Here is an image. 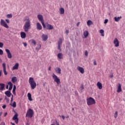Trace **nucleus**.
<instances>
[{
    "mask_svg": "<svg viewBox=\"0 0 125 125\" xmlns=\"http://www.w3.org/2000/svg\"><path fill=\"white\" fill-rule=\"evenodd\" d=\"M8 85H9V90H11V89H12V87H13V84L12 83L9 82L8 83Z\"/></svg>",
    "mask_w": 125,
    "mask_h": 125,
    "instance_id": "obj_20",
    "label": "nucleus"
},
{
    "mask_svg": "<svg viewBox=\"0 0 125 125\" xmlns=\"http://www.w3.org/2000/svg\"><path fill=\"white\" fill-rule=\"evenodd\" d=\"M5 21H6V22H7V23H10L9 20H8V19H6V20H5Z\"/></svg>",
    "mask_w": 125,
    "mask_h": 125,
    "instance_id": "obj_46",
    "label": "nucleus"
},
{
    "mask_svg": "<svg viewBox=\"0 0 125 125\" xmlns=\"http://www.w3.org/2000/svg\"><path fill=\"white\" fill-rule=\"evenodd\" d=\"M55 71L57 74H61V69L59 67L56 68Z\"/></svg>",
    "mask_w": 125,
    "mask_h": 125,
    "instance_id": "obj_23",
    "label": "nucleus"
},
{
    "mask_svg": "<svg viewBox=\"0 0 125 125\" xmlns=\"http://www.w3.org/2000/svg\"><path fill=\"white\" fill-rule=\"evenodd\" d=\"M13 89H14L15 90H16V85H14V87H13Z\"/></svg>",
    "mask_w": 125,
    "mask_h": 125,
    "instance_id": "obj_48",
    "label": "nucleus"
},
{
    "mask_svg": "<svg viewBox=\"0 0 125 125\" xmlns=\"http://www.w3.org/2000/svg\"><path fill=\"white\" fill-rule=\"evenodd\" d=\"M28 83L30 85L31 89H35L37 86V83L35 82L33 77H30L29 79Z\"/></svg>",
    "mask_w": 125,
    "mask_h": 125,
    "instance_id": "obj_1",
    "label": "nucleus"
},
{
    "mask_svg": "<svg viewBox=\"0 0 125 125\" xmlns=\"http://www.w3.org/2000/svg\"><path fill=\"white\" fill-rule=\"evenodd\" d=\"M93 63H94V65H97V63L96 62V61H94Z\"/></svg>",
    "mask_w": 125,
    "mask_h": 125,
    "instance_id": "obj_51",
    "label": "nucleus"
},
{
    "mask_svg": "<svg viewBox=\"0 0 125 125\" xmlns=\"http://www.w3.org/2000/svg\"><path fill=\"white\" fill-rule=\"evenodd\" d=\"M117 92H118V93H119V92H122V85H121L120 83H119L118 85V88H117Z\"/></svg>",
    "mask_w": 125,
    "mask_h": 125,
    "instance_id": "obj_15",
    "label": "nucleus"
},
{
    "mask_svg": "<svg viewBox=\"0 0 125 125\" xmlns=\"http://www.w3.org/2000/svg\"><path fill=\"white\" fill-rule=\"evenodd\" d=\"M2 125H5V123H3Z\"/></svg>",
    "mask_w": 125,
    "mask_h": 125,
    "instance_id": "obj_63",
    "label": "nucleus"
},
{
    "mask_svg": "<svg viewBox=\"0 0 125 125\" xmlns=\"http://www.w3.org/2000/svg\"><path fill=\"white\" fill-rule=\"evenodd\" d=\"M13 101V95H12V97L11 99V102H12Z\"/></svg>",
    "mask_w": 125,
    "mask_h": 125,
    "instance_id": "obj_47",
    "label": "nucleus"
},
{
    "mask_svg": "<svg viewBox=\"0 0 125 125\" xmlns=\"http://www.w3.org/2000/svg\"><path fill=\"white\" fill-rule=\"evenodd\" d=\"M6 64L5 63H2V67H3V71L4 75L6 76L7 75V72L6 71Z\"/></svg>",
    "mask_w": 125,
    "mask_h": 125,
    "instance_id": "obj_11",
    "label": "nucleus"
},
{
    "mask_svg": "<svg viewBox=\"0 0 125 125\" xmlns=\"http://www.w3.org/2000/svg\"><path fill=\"white\" fill-rule=\"evenodd\" d=\"M52 78L57 84H60V79L58 78V77L55 74H53Z\"/></svg>",
    "mask_w": 125,
    "mask_h": 125,
    "instance_id": "obj_6",
    "label": "nucleus"
},
{
    "mask_svg": "<svg viewBox=\"0 0 125 125\" xmlns=\"http://www.w3.org/2000/svg\"><path fill=\"white\" fill-rule=\"evenodd\" d=\"M83 36L85 38H87V37L88 36V32H84Z\"/></svg>",
    "mask_w": 125,
    "mask_h": 125,
    "instance_id": "obj_31",
    "label": "nucleus"
},
{
    "mask_svg": "<svg viewBox=\"0 0 125 125\" xmlns=\"http://www.w3.org/2000/svg\"><path fill=\"white\" fill-rule=\"evenodd\" d=\"M21 39H25L26 38V33H25V32H21Z\"/></svg>",
    "mask_w": 125,
    "mask_h": 125,
    "instance_id": "obj_22",
    "label": "nucleus"
},
{
    "mask_svg": "<svg viewBox=\"0 0 125 125\" xmlns=\"http://www.w3.org/2000/svg\"><path fill=\"white\" fill-rule=\"evenodd\" d=\"M3 47V43L0 42V48H2Z\"/></svg>",
    "mask_w": 125,
    "mask_h": 125,
    "instance_id": "obj_38",
    "label": "nucleus"
},
{
    "mask_svg": "<svg viewBox=\"0 0 125 125\" xmlns=\"http://www.w3.org/2000/svg\"><path fill=\"white\" fill-rule=\"evenodd\" d=\"M58 56V58H59V59H63V54L60 53L58 54L57 55Z\"/></svg>",
    "mask_w": 125,
    "mask_h": 125,
    "instance_id": "obj_25",
    "label": "nucleus"
},
{
    "mask_svg": "<svg viewBox=\"0 0 125 125\" xmlns=\"http://www.w3.org/2000/svg\"><path fill=\"white\" fill-rule=\"evenodd\" d=\"M37 28L38 30H42V24L40 22L37 23Z\"/></svg>",
    "mask_w": 125,
    "mask_h": 125,
    "instance_id": "obj_18",
    "label": "nucleus"
},
{
    "mask_svg": "<svg viewBox=\"0 0 125 125\" xmlns=\"http://www.w3.org/2000/svg\"><path fill=\"white\" fill-rule=\"evenodd\" d=\"M50 70H51V67H49V68H48V70L49 71H50Z\"/></svg>",
    "mask_w": 125,
    "mask_h": 125,
    "instance_id": "obj_55",
    "label": "nucleus"
},
{
    "mask_svg": "<svg viewBox=\"0 0 125 125\" xmlns=\"http://www.w3.org/2000/svg\"><path fill=\"white\" fill-rule=\"evenodd\" d=\"M38 47L36 48V50L37 51H39L40 49H41V47H42V45L41 44H38Z\"/></svg>",
    "mask_w": 125,
    "mask_h": 125,
    "instance_id": "obj_28",
    "label": "nucleus"
},
{
    "mask_svg": "<svg viewBox=\"0 0 125 125\" xmlns=\"http://www.w3.org/2000/svg\"><path fill=\"white\" fill-rule=\"evenodd\" d=\"M56 125H60L59 123L57 122V121H56Z\"/></svg>",
    "mask_w": 125,
    "mask_h": 125,
    "instance_id": "obj_59",
    "label": "nucleus"
},
{
    "mask_svg": "<svg viewBox=\"0 0 125 125\" xmlns=\"http://www.w3.org/2000/svg\"><path fill=\"white\" fill-rule=\"evenodd\" d=\"M69 33V32H66V34H67V35H68V34Z\"/></svg>",
    "mask_w": 125,
    "mask_h": 125,
    "instance_id": "obj_64",
    "label": "nucleus"
},
{
    "mask_svg": "<svg viewBox=\"0 0 125 125\" xmlns=\"http://www.w3.org/2000/svg\"><path fill=\"white\" fill-rule=\"evenodd\" d=\"M84 55H85V56H87L88 55V52H87V51H85Z\"/></svg>",
    "mask_w": 125,
    "mask_h": 125,
    "instance_id": "obj_42",
    "label": "nucleus"
},
{
    "mask_svg": "<svg viewBox=\"0 0 125 125\" xmlns=\"http://www.w3.org/2000/svg\"><path fill=\"white\" fill-rule=\"evenodd\" d=\"M104 24H107V23H108V19H105L104 20Z\"/></svg>",
    "mask_w": 125,
    "mask_h": 125,
    "instance_id": "obj_43",
    "label": "nucleus"
},
{
    "mask_svg": "<svg viewBox=\"0 0 125 125\" xmlns=\"http://www.w3.org/2000/svg\"><path fill=\"white\" fill-rule=\"evenodd\" d=\"M46 27L47 30H52V29H53V26L48 24V23H45V28Z\"/></svg>",
    "mask_w": 125,
    "mask_h": 125,
    "instance_id": "obj_12",
    "label": "nucleus"
},
{
    "mask_svg": "<svg viewBox=\"0 0 125 125\" xmlns=\"http://www.w3.org/2000/svg\"><path fill=\"white\" fill-rule=\"evenodd\" d=\"M7 18H12V14H8L6 16Z\"/></svg>",
    "mask_w": 125,
    "mask_h": 125,
    "instance_id": "obj_35",
    "label": "nucleus"
},
{
    "mask_svg": "<svg viewBox=\"0 0 125 125\" xmlns=\"http://www.w3.org/2000/svg\"><path fill=\"white\" fill-rule=\"evenodd\" d=\"M3 54V51L0 49V55H2Z\"/></svg>",
    "mask_w": 125,
    "mask_h": 125,
    "instance_id": "obj_39",
    "label": "nucleus"
},
{
    "mask_svg": "<svg viewBox=\"0 0 125 125\" xmlns=\"http://www.w3.org/2000/svg\"><path fill=\"white\" fill-rule=\"evenodd\" d=\"M100 33L102 37H104V32H100Z\"/></svg>",
    "mask_w": 125,
    "mask_h": 125,
    "instance_id": "obj_41",
    "label": "nucleus"
},
{
    "mask_svg": "<svg viewBox=\"0 0 125 125\" xmlns=\"http://www.w3.org/2000/svg\"><path fill=\"white\" fill-rule=\"evenodd\" d=\"M1 115H2V112H0V116H1Z\"/></svg>",
    "mask_w": 125,
    "mask_h": 125,
    "instance_id": "obj_61",
    "label": "nucleus"
},
{
    "mask_svg": "<svg viewBox=\"0 0 125 125\" xmlns=\"http://www.w3.org/2000/svg\"><path fill=\"white\" fill-rule=\"evenodd\" d=\"M81 90H83V88H84V87H83V84H82L81 85Z\"/></svg>",
    "mask_w": 125,
    "mask_h": 125,
    "instance_id": "obj_44",
    "label": "nucleus"
},
{
    "mask_svg": "<svg viewBox=\"0 0 125 125\" xmlns=\"http://www.w3.org/2000/svg\"><path fill=\"white\" fill-rule=\"evenodd\" d=\"M109 77H110V78H113L114 77V75L111 74V75H110Z\"/></svg>",
    "mask_w": 125,
    "mask_h": 125,
    "instance_id": "obj_53",
    "label": "nucleus"
},
{
    "mask_svg": "<svg viewBox=\"0 0 125 125\" xmlns=\"http://www.w3.org/2000/svg\"><path fill=\"white\" fill-rule=\"evenodd\" d=\"M5 99L6 100L7 103H9V99H8L7 97L5 96Z\"/></svg>",
    "mask_w": 125,
    "mask_h": 125,
    "instance_id": "obj_37",
    "label": "nucleus"
},
{
    "mask_svg": "<svg viewBox=\"0 0 125 125\" xmlns=\"http://www.w3.org/2000/svg\"><path fill=\"white\" fill-rule=\"evenodd\" d=\"M113 43L115 44V46L116 47H118L120 45V42H119V40L118 39L115 38L113 41Z\"/></svg>",
    "mask_w": 125,
    "mask_h": 125,
    "instance_id": "obj_10",
    "label": "nucleus"
},
{
    "mask_svg": "<svg viewBox=\"0 0 125 125\" xmlns=\"http://www.w3.org/2000/svg\"><path fill=\"white\" fill-rule=\"evenodd\" d=\"M19 67V63H16L15 65L13 67L12 70H18Z\"/></svg>",
    "mask_w": 125,
    "mask_h": 125,
    "instance_id": "obj_17",
    "label": "nucleus"
},
{
    "mask_svg": "<svg viewBox=\"0 0 125 125\" xmlns=\"http://www.w3.org/2000/svg\"><path fill=\"white\" fill-rule=\"evenodd\" d=\"M100 32H104V30L101 29V30H100Z\"/></svg>",
    "mask_w": 125,
    "mask_h": 125,
    "instance_id": "obj_56",
    "label": "nucleus"
},
{
    "mask_svg": "<svg viewBox=\"0 0 125 125\" xmlns=\"http://www.w3.org/2000/svg\"><path fill=\"white\" fill-rule=\"evenodd\" d=\"M92 21H90V20H88L87 21V26H90V25H92Z\"/></svg>",
    "mask_w": 125,
    "mask_h": 125,
    "instance_id": "obj_32",
    "label": "nucleus"
},
{
    "mask_svg": "<svg viewBox=\"0 0 125 125\" xmlns=\"http://www.w3.org/2000/svg\"><path fill=\"white\" fill-rule=\"evenodd\" d=\"M5 51L7 53V57L9 58V59H11V58H12V55L11 54V53H10V51L8 49H5Z\"/></svg>",
    "mask_w": 125,
    "mask_h": 125,
    "instance_id": "obj_9",
    "label": "nucleus"
},
{
    "mask_svg": "<svg viewBox=\"0 0 125 125\" xmlns=\"http://www.w3.org/2000/svg\"><path fill=\"white\" fill-rule=\"evenodd\" d=\"M6 116H7V112H5L4 115V117H6Z\"/></svg>",
    "mask_w": 125,
    "mask_h": 125,
    "instance_id": "obj_52",
    "label": "nucleus"
},
{
    "mask_svg": "<svg viewBox=\"0 0 125 125\" xmlns=\"http://www.w3.org/2000/svg\"><path fill=\"white\" fill-rule=\"evenodd\" d=\"M31 43L34 44V45H36L37 44V42H36V41H35V40L32 39L31 40Z\"/></svg>",
    "mask_w": 125,
    "mask_h": 125,
    "instance_id": "obj_34",
    "label": "nucleus"
},
{
    "mask_svg": "<svg viewBox=\"0 0 125 125\" xmlns=\"http://www.w3.org/2000/svg\"><path fill=\"white\" fill-rule=\"evenodd\" d=\"M23 45L25 47H26L27 46V43L26 42L23 43Z\"/></svg>",
    "mask_w": 125,
    "mask_h": 125,
    "instance_id": "obj_49",
    "label": "nucleus"
},
{
    "mask_svg": "<svg viewBox=\"0 0 125 125\" xmlns=\"http://www.w3.org/2000/svg\"><path fill=\"white\" fill-rule=\"evenodd\" d=\"M62 118L63 119V120H65V116H62Z\"/></svg>",
    "mask_w": 125,
    "mask_h": 125,
    "instance_id": "obj_54",
    "label": "nucleus"
},
{
    "mask_svg": "<svg viewBox=\"0 0 125 125\" xmlns=\"http://www.w3.org/2000/svg\"><path fill=\"white\" fill-rule=\"evenodd\" d=\"M27 97H28V100H29V101H33V99H32V95L31 94V93H28Z\"/></svg>",
    "mask_w": 125,
    "mask_h": 125,
    "instance_id": "obj_24",
    "label": "nucleus"
},
{
    "mask_svg": "<svg viewBox=\"0 0 125 125\" xmlns=\"http://www.w3.org/2000/svg\"><path fill=\"white\" fill-rule=\"evenodd\" d=\"M58 49H59V50H60V51H61V45H58Z\"/></svg>",
    "mask_w": 125,
    "mask_h": 125,
    "instance_id": "obj_40",
    "label": "nucleus"
},
{
    "mask_svg": "<svg viewBox=\"0 0 125 125\" xmlns=\"http://www.w3.org/2000/svg\"><path fill=\"white\" fill-rule=\"evenodd\" d=\"M15 90H16L13 89V94H14V95L16 94V92H15Z\"/></svg>",
    "mask_w": 125,
    "mask_h": 125,
    "instance_id": "obj_50",
    "label": "nucleus"
},
{
    "mask_svg": "<svg viewBox=\"0 0 125 125\" xmlns=\"http://www.w3.org/2000/svg\"><path fill=\"white\" fill-rule=\"evenodd\" d=\"M77 70L81 73V74H84V69L81 66L77 67Z\"/></svg>",
    "mask_w": 125,
    "mask_h": 125,
    "instance_id": "obj_13",
    "label": "nucleus"
},
{
    "mask_svg": "<svg viewBox=\"0 0 125 125\" xmlns=\"http://www.w3.org/2000/svg\"><path fill=\"white\" fill-rule=\"evenodd\" d=\"M10 124H12V125H15V124H14V123L11 122Z\"/></svg>",
    "mask_w": 125,
    "mask_h": 125,
    "instance_id": "obj_58",
    "label": "nucleus"
},
{
    "mask_svg": "<svg viewBox=\"0 0 125 125\" xmlns=\"http://www.w3.org/2000/svg\"><path fill=\"white\" fill-rule=\"evenodd\" d=\"M11 81L13 83H15L17 82V78L15 76H14L12 78Z\"/></svg>",
    "mask_w": 125,
    "mask_h": 125,
    "instance_id": "obj_21",
    "label": "nucleus"
},
{
    "mask_svg": "<svg viewBox=\"0 0 125 125\" xmlns=\"http://www.w3.org/2000/svg\"><path fill=\"white\" fill-rule=\"evenodd\" d=\"M10 105L12 106V107H13L14 108H16V102H14L13 104H10Z\"/></svg>",
    "mask_w": 125,
    "mask_h": 125,
    "instance_id": "obj_30",
    "label": "nucleus"
},
{
    "mask_svg": "<svg viewBox=\"0 0 125 125\" xmlns=\"http://www.w3.org/2000/svg\"><path fill=\"white\" fill-rule=\"evenodd\" d=\"M0 90H3L4 89V84L3 83H0Z\"/></svg>",
    "mask_w": 125,
    "mask_h": 125,
    "instance_id": "obj_27",
    "label": "nucleus"
},
{
    "mask_svg": "<svg viewBox=\"0 0 125 125\" xmlns=\"http://www.w3.org/2000/svg\"><path fill=\"white\" fill-rule=\"evenodd\" d=\"M114 118L115 119L118 118V111H115V113L114 114Z\"/></svg>",
    "mask_w": 125,
    "mask_h": 125,
    "instance_id": "obj_36",
    "label": "nucleus"
},
{
    "mask_svg": "<svg viewBox=\"0 0 125 125\" xmlns=\"http://www.w3.org/2000/svg\"><path fill=\"white\" fill-rule=\"evenodd\" d=\"M79 25H80V22H78L77 24V27H79Z\"/></svg>",
    "mask_w": 125,
    "mask_h": 125,
    "instance_id": "obj_60",
    "label": "nucleus"
},
{
    "mask_svg": "<svg viewBox=\"0 0 125 125\" xmlns=\"http://www.w3.org/2000/svg\"><path fill=\"white\" fill-rule=\"evenodd\" d=\"M86 102L87 105H88V106H90L93 105V104H95V100L92 97H90L86 99Z\"/></svg>",
    "mask_w": 125,
    "mask_h": 125,
    "instance_id": "obj_3",
    "label": "nucleus"
},
{
    "mask_svg": "<svg viewBox=\"0 0 125 125\" xmlns=\"http://www.w3.org/2000/svg\"><path fill=\"white\" fill-rule=\"evenodd\" d=\"M37 18H38V20L41 22L43 28H45V25L44 24V20H43V17L42 15H38Z\"/></svg>",
    "mask_w": 125,
    "mask_h": 125,
    "instance_id": "obj_5",
    "label": "nucleus"
},
{
    "mask_svg": "<svg viewBox=\"0 0 125 125\" xmlns=\"http://www.w3.org/2000/svg\"><path fill=\"white\" fill-rule=\"evenodd\" d=\"M13 121H15V123L17 125L18 124V121L19 119H18V114L16 113L12 118Z\"/></svg>",
    "mask_w": 125,
    "mask_h": 125,
    "instance_id": "obj_8",
    "label": "nucleus"
},
{
    "mask_svg": "<svg viewBox=\"0 0 125 125\" xmlns=\"http://www.w3.org/2000/svg\"><path fill=\"white\" fill-rule=\"evenodd\" d=\"M62 44V39L60 38L58 42V45H61Z\"/></svg>",
    "mask_w": 125,
    "mask_h": 125,
    "instance_id": "obj_33",
    "label": "nucleus"
},
{
    "mask_svg": "<svg viewBox=\"0 0 125 125\" xmlns=\"http://www.w3.org/2000/svg\"><path fill=\"white\" fill-rule=\"evenodd\" d=\"M5 94L7 96V97H10L12 94H11L10 91H6L5 92Z\"/></svg>",
    "mask_w": 125,
    "mask_h": 125,
    "instance_id": "obj_16",
    "label": "nucleus"
},
{
    "mask_svg": "<svg viewBox=\"0 0 125 125\" xmlns=\"http://www.w3.org/2000/svg\"><path fill=\"white\" fill-rule=\"evenodd\" d=\"M1 76V71H0V77Z\"/></svg>",
    "mask_w": 125,
    "mask_h": 125,
    "instance_id": "obj_62",
    "label": "nucleus"
},
{
    "mask_svg": "<svg viewBox=\"0 0 125 125\" xmlns=\"http://www.w3.org/2000/svg\"><path fill=\"white\" fill-rule=\"evenodd\" d=\"M26 22L25 23L24 25L23 26V29L25 32H28L29 29H31V21L29 19H25V21Z\"/></svg>",
    "mask_w": 125,
    "mask_h": 125,
    "instance_id": "obj_2",
    "label": "nucleus"
},
{
    "mask_svg": "<svg viewBox=\"0 0 125 125\" xmlns=\"http://www.w3.org/2000/svg\"><path fill=\"white\" fill-rule=\"evenodd\" d=\"M97 85L99 88V89H102V83H101L100 82H98L97 83Z\"/></svg>",
    "mask_w": 125,
    "mask_h": 125,
    "instance_id": "obj_19",
    "label": "nucleus"
},
{
    "mask_svg": "<svg viewBox=\"0 0 125 125\" xmlns=\"http://www.w3.org/2000/svg\"><path fill=\"white\" fill-rule=\"evenodd\" d=\"M42 39L43 42H46L48 39V36L47 35L43 34L42 36Z\"/></svg>",
    "mask_w": 125,
    "mask_h": 125,
    "instance_id": "obj_14",
    "label": "nucleus"
},
{
    "mask_svg": "<svg viewBox=\"0 0 125 125\" xmlns=\"http://www.w3.org/2000/svg\"><path fill=\"white\" fill-rule=\"evenodd\" d=\"M60 14H64V13L65 12V10L63 8H61L60 9Z\"/></svg>",
    "mask_w": 125,
    "mask_h": 125,
    "instance_id": "obj_29",
    "label": "nucleus"
},
{
    "mask_svg": "<svg viewBox=\"0 0 125 125\" xmlns=\"http://www.w3.org/2000/svg\"><path fill=\"white\" fill-rule=\"evenodd\" d=\"M34 115V110L33 109L29 108L26 112V117H28V118H33V116Z\"/></svg>",
    "mask_w": 125,
    "mask_h": 125,
    "instance_id": "obj_4",
    "label": "nucleus"
},
{
    "mask_svg": "<svg viewBox=\"0 0 125 125\" xmlns=\"http://www.w3.org/2000/svg\"><path fill=\"white\" fill-rule=\"evenodd\" d=\"M0 25L1 26H3V27H4L5 28H6L7 29H8L9 28V26L7 25V24H6V22L4 21V20L1 19L0 20Z\"/></svg>",
    "mask_w": 125,
    "mask_h": 125,
    "instance_id": "obj_7",
    "label": "nucleus"
},
{
    "mask_svg": "<svg viewBox=\"0 0 125 125\" xmlns=\"http://www.w3.org/2000/svg\"><path fill=\"white\" fill-rule=\"evenodd\" d=\"M6 89H8V85H6Z\"/></svg>",
    "mask_w": 125,
    "mask_h": 125,
    "instance_id": "obj_57",
    "label": "nucleus"
},
{
    "mask_svg": "<svg viewBox=\"0 0 125 125\" xmlns=\"http://www.w3.org/2000/svg\"><path fill=\"white\" fill-rule=\"evenodd\" d=\"M122 19V17H114V20L115 21H116V22H119V21H120V19Z\"/></svg>",
    "mask_w": 125,
    "mask_h": 125,
    "instance_id": "obj_26",
    "label": "nucleus"
},
{
    "mask_svg": "<svg viewBox=\"0 0 125 125\" xmlns=\"http://www.w3.org/2000/svg\"><path fill=\"white\" fill-rule=\"evenodd\" d=\"M2 108H3V109H5V108H6V105L5 104H4L3 105H2Z\"/></svg>",
    "mask_w": 125,
    "mask_h": 125,
    "instance_id": "obj_45",
    "label": "nucleus"
}]
</instances>
